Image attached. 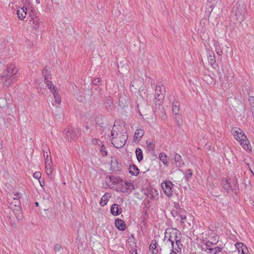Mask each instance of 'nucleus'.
<instances>
[{
	"mask_svg": "<svg viewBox=\"0 0 254 254\" xmlns=\"http://www.w3.org/2000/svg\"><path fill=\"white\" fill-rule=\"evenodd\" d=\"M61 247L60 245H59L58 244L55 245L54 250L56 252H59L61 250Z\"/></svg>",
	"mask_w": 254,
	"mask_h": 254,
	"instance_id": "37998d69",
	"label": "nucleus"
},
{
	"mask_svg": "<svg viewBox=\"0 0 254 254\" xmlns=\"http://www.w3.org/2000/svg\"><path fill=\"white\" fill-rule=\"evenodd\" d=\"M192 175V171L190 169H188L185 173V178L188 181L191 177Z\"/></svg>",
	"mask_w": 254,
	"mask_h": 254,
	"instance_id": "473e14b6",
	"label": "nucleus"
},
{
	"mask_svg": "<svg viewBox=\"0 0 254 254\" xmlns=\"http://www.w3.org/2000/svg\"><path fill=\"white\" fill-rule=\"evenodd\" d=\"M100 151L103 156H105L107 155V151L106 150L105 147L103 145H101L100 149Z\"/></svg>",
	"mask_w": 254,
	"mask_h": 254,
	"instance_id": "c9c22d12",
	"label": "nucleus"
},
{
	"mask_svg": "<svg viewBox=\"0 0 254 254\" xmlns=\"http://www.w3.org/2000/svg\"><path fill=\"white\" fill-rule=\"evenodd\" d=\"M22 194L18 192H13L9 194L7 196L9 203H10V207L12 209L13 206L15 207L16 211H13V213L17 219L21 220L22 217V214L20 210L19 199L21 197Z\"/></svg>",
	"mask_w": 254,
	"mask_h": 254,
	"instance_id": "20e7f679",
	"label": "nucleus"
},
{
	"mask_svg": "<svg viewBox=\"0 0 254 254\" xmlns=\"http://www.w3.org/2000/svg\"><path fill=\"white\" fill-rule=\"evenodd\" d=\"M39 182H40L41 186L42 187V186H44V182H41V181H39Z\"/></svg>",
	"mask_w": 254,
	"mask_h": 254,
	"instance_id": "8fccbe9b",
	"label": "nucleus"
},
{
	"mask_svg": "<svg viewBox=\"0 0 254 254\" xmlns=\"http://www.w3.org/2000/svg\"><path fill=\"white\" fill-rule=\"evenodd\" d=\"M146 144L148 151H151L154 149L155 143L152 140H147Z\"/></svg>",
	"mask_w": 254,
	"mask_h": 254,
	"instance_id": "cd10ccee",
	"label": "nucleus"
},
{
	"mask_svg": "<svg viewBox=\"0 0 254 254\" xmlns=\"http://www.w3.org/2000/svg\"><path fill=\"white\" fill-rule=\"evenodd\" d=\"M111 194L109 193H105L102 197L101 201H100V204L104 206L106 205L109 200V198L111 197Z\"/></svg>",
	"mask_w": 254,
	"mask_h": 254,
	"instance_id": "4be33fe9",
	"label": "nucleus"
},
{
	"mask_svg": "<svg viewBox=\"0 0 254 254\" xmlns=\"http://www.w3.org/2000/svg\"><path fill=\"white\" fill-rule=\"evenodd\" d=\"M134 189V187L132 183L124 181H122V183L120 184L119 187H116L117 191L123 192H131Z\"/></svg>",
	"mask_w": 254,
	"mask_h": 254,
	"instance_id": "6e6552de",
	"label": "nucleus"
},
{
	"mask_svg": "<svg viewBox=\"0 0 254 254\" xmlns=\"http://www.w3.org/2000/svg\"><path fill=\"white\" fill-rule=\"evenodd\" d=\"M214 3H213L211 1H209V3L207 4V7H206L207 10L208 12L211 14L212 12L213 9L215 8Z\"/></svg>",
	"mask_w": 254,
	"mask_h": 254,
	"instance_id": "7c9ffc66",
	"label": "nucleus"
},
{
	"mask_svg": "<svg viewBox=\"0 0 254 254\" xmlns=\"http://www.w3.org/2000/svg\"><path fill=\"white\" fill-rule=\"evenodd\" d=\"M112 143L117 148H122L127 139L128 135L122 127H113L111 132Z\"/></svg>",
	"mask_w": 254,
	"mask_h": 254,
	"instance_id": "f03ea898",
	"label": "nucleus"
},
{
	"mask_svg": "<svg viewBox=\"0 0 254 254\" xmlns=\"http://www.w3.org/2000/svg\"><path fill=\"white\" fill-rule=\"evenodd\" d=\"M95 143L100 145V144L102 143V142L100 140L97 139H95Z\"/></svg>",
	"mask_w": 254,
	"mask_h": 254,
	"instance_id": "c03bdc74",
	"label": "nucleus"
},
{
	"mask_svg": "<svg viewBox=\"0 0 254 254\" xmlns=\"http://www.w3.org/2000/svg\"><path fill=\"white\" fill-rule=\"evenodd\" d=\"M122 212V208L121 206L118 204L114 203L111 207V213L114 216H118Z\"/></svg>",
	"mask_w": 254,
	"mask_h": 254,
	"instance_id": "2eb2a0df",
	"label": "nucleus"
},
{
	"mask_svg": "<svg viewBox=\"0 0 254 254\" xmlns=\"http://www.w3.org/2000/svg\"><path fill=\"white\" fill-rule=\"evenodd\" d=\"M173 186V183L169 180H166L161 184V187L164 192L167 196H170L173 194L172 188Z\"/></svg>",
	"mask_w": 254,
	"mask_h": 254,
	"instance_id": "1a4fd4ad",
	"label": "nucleus"
},
{
	"mask_svg": "<svg viewBox=\"0 0 254 254\" xmlns=\"http://www.w3.org/2000/svg\"><path fill=\"white\" fill-rule=\"evenodd\" d=\"M35 204L36 206H38V202H35Z\"/></svg>",
	"mask_w": 254,
	"mask_h": 254,
	"instance_id": "864d4df0",
	"label": "nucleus"
},
{
	"mask_svg": "<svg viewBox=\"0 0 254 254\" xmlns=\"http://www.w3.org/2000/svg\"><path fill=\"white\" fill-rule=\"evenodd\" d=\"M27 13L30 17L29 20H32L35 19V18L38 17L36 10L33 8L29 9L28 10L27 9Z\"/></svg>",
	"mask_w": 254,
	"mask_h": 254,
	"instance_id": "5701e85b",
	"label": "nucleus"
},
{
	"mask_svg": "<svg viewBox=\"0 0 254 254\" xmlns=\"http://www.w3.org/2000/svg\"><path fill=\"white\" fill-rule=\"evenodd\" d=\"M45 84L49 89L50 91L54 94L58 91L57 88L53 84L52 82L50 81L47 77H45Z\"/></svg>",
	"mask_w": 254,
	"mask_h": 254,
	"instance_id": "dca6fc26",
	"label": "nucleus"
},
{
	"mask_svg": "<svg viewBox=\"0 0 254 254\" xmlns=\"http://www.w3.org/2000/svg\"><path fill=\"white\" fill-rule=\"evenodd\" d=\"M18 68L14 64L7 65L0 75V82H2L4 87H8L13 84L17 77Z\"/></svg>",
	"mask_w": 254,
	"mask_h": 254,
	"instance_id": "f257e3e1",
	"label": "nucleus"
},
{
	"mask_svg": "<svg viewBox=\"0 0 254 254\" xmlns=\"http://www.w3.org/2000/svg\"><path fill=\"white\" fill-rule=\"evenodd\" d=\"M17 14L18 19L23 20L27 14V8L25 6L19 7L17 10Z\"/></svg>",
	"mask_w": 254,
	"mask_h": 254,
	"instance_id": "ddd939ff",
	"label": "nucleus"
},
{
	"mask_svg": "<svg viewBox=\"0 0 254 254\" xmlns=\"http://www.w3.org/2000/svg\"><path fill=\"white\" fill-rule=\"evenodd\" d=\"M109 179L110 182L112 183L111 185L112 186V188H115L116 189V187H119L120 186V184L122 183L123 181L119 177L114 176H110Z\"/></svg>",
	"mask_w": 254,
	"mask_h": 254,
	"instance_id": "4468645a",
	"label": "nucleus"
},
{
	"mask_svg": "<svg viewBox=\"0 0 254 254\" xmlns=\"http://www.w3.org/2000/svg\"><path fill=\"white\" fill-rule=\"evenodd\" d=\"M129 173L133 175L137 176L139 174V169L134 165L130 166L129 167Z\"/></svg>",
	"mask_w": 254,
	"mask_h": 254,
	"instance_id": "a878e982",
	"label": "nucleus"
},
{
	"mask_svg": "<svg viewBox=\"0 0 254 254\" xmlns=\"http://www.w3.org/2000/svg\"><path fill=\"white\" fill-rule=\"evenodd\" d=\"M223 187L226 190L231 189V184L226 180H222Z\"/></svg>",
	"mask_w": 254,
	"mask_h": 254,
	"instance_id": "c756f323",
	"label": "nucleus"
},
{
	"mask_svg": "<svg viewBox=\"0 0 254 254\" xmlns=\"http://www.w3.org/2000/svg\"><path fill=\"white\" fill-rule=\"evenodd\" d=\"M64 133L67 139L70 141L75 139L78 135L77 130L69 127L65 128Z\"/></svg>",
	"mask_w": 254,
	"mask_h": 254,
	"instance_id": "9d476101",
	"label": "nucleus"
},
{
	"mask_svg": "<svg viewBox=\"0 0 254 254\" xmlns=\"http://www.w3.org/2000/svg\"><path fill=\"white\" fill-rule=\"evenodd\" d=\"M157 242L155 240H153L150 246H149V249L150 250H155L156 248V246H157Z\"/></svg>",
	"mask_w": 254,
	"mask_h": 254,
	"instance_id": "f704fd0d",
	"label": "nucleus"
},
{
	"mask_svg": "<svg viewBox=\"0 0 254 254\" xmlns=\"http://www.w3.org/2000/svg\"><path fill=\"white\" fill-rule=\"evenodd\" d=\"M163 89L164 90V87H161L160 86H156L155 89V98L160 103L161 101L163 99L164 96V94L163 92H162Z\"/></svg>",
	"mask_w": 254,
	"mask_h": 254,
	"instance_id": "f8f14e48",
	"label": "nucleus"
},
{
	"mask_svg": "<svg viewBox=\"0 0 254 254\" xmlns=\"http://www.w3.org/2000/svg\"><path fill=\"white\" fill-rule=\"evenodd\" d=\"M250 203L254 206V197H252L251 198Z\"/></svg>",
	"mask_w": 254,
	"mask_h": 254,
	"instance_id": "a18cd8bd",
	"label": "nucleus"
},
{
	"mask_svg": "<svg viewBox=\"0 0 254 254\" xmlns=\"http://www.w3.org/2000/svg\"><path fill=\"white\" fill-rule=\"evenodd\" d=\"M36 2L37 4H39L40 3V0H36Z\"/></svg>",
	"mask_w": 254,
	"mask_h": 254,
	"instance_id": "3c124183",
	"label": "nucleus"
},
{
	"mask_svg": "<svg viewBox=\"0 0 254 254\" xmlns=\"http://www.w3.org/2000/svg\"><path fill=\"white\" fill-rule=\"evenodd\" d=\"M174 160L176 165L178 167H182L184 165V162L182 157L178 154L176 153L174 156Z\"/></svg>",
	"mask_w": 254,
	"mask_h": 254,
	"instance_id": "a211bd4d",
	"label": "nucleus"
},
{
	"mask_svg": "<svg viewBox=\"0 0 254 254\" xmlns=\"http://www.w3.org/2000/svg\"><path fill=\"white\" fill-rule=\"evenodd\" d=\"M45 163L46 172L48 176L51 175L53 171V168L52 167V161H46Z\"/></svg>",
	"mask_w": 254,
	"mask_h": 254,
	"instance_id": "412c9836",
	"label": "nucleus"
},
{
	"mask_svg": "<svg viewBox=\"0 0 254 254\" xmlns=\"http://www.w3.org/2000/svg\"><path fill=\"white\" fill-rule=\"evenodd\" d=\"M180 236H178V234L176 235V238H174L175 243H174V246L172 247V252L170 254H182L183 244L180 241Z\"/></svg>",
	"mask_w": 254,
	"mask_h": 254,
	"instance_id": "0eeeda50",
	"label": "nucleus"
},
{
	"mask_svg": "<svg viewBox=\"0 0 254 254\" xmlns=\"http://www.w3.org/2000/svg\"><path fill=\"white\" fill-rule=\"evenodd\" d=\"M53 94L55 99V104L57 105H60L61 102V98L58 91Z\"/></svg>",
	"mask_w": 254,
	"mask_h": 254,
	"instance_id": "c85d7f7f",
	"label": "nucleus"
},
{
	"mask_svg": "<svg viewBox=\"0 0 254 254\" xmlns=\"http://www.w3.org/2000/svg\"><path fill=\"white\" fill-rule=\"evenodd\" d=\"M41 177V173L40 172H36L33 174V177L37 179H39Z\"/></svg>",
	"mask_w": 254,
	"mask_h": 254,
	"instance_id": "ea45409f",
	"label": "nucleus"
},
{
	"mask_svg": "<svg viewBox=\"0 0 254 254\" xmlns=\"http://www.w3.org/2000/svg\"><path fill=\"white\" fill-rule=\"evenodd\" d=\"M242 254H244V249H242Z\"/></svg>",
	"mask_w": 254,
	"mask_h": 254,
	"instance_id": "5fc2aeb1",
	"label": "nucleus"
},
{
	"mask_svg": "<svg viewBox=\"0 0 254 254\" xmlns=\"http://www.w3.org/2000/svg\"><path fill=\"white\" fill-rule=\"evenodd\" d=\"M107 100V102L105 103V106L107 109L108 107H111L112 105V101L110 97H108Z\"/></svg>",
	"mask_w": 254,
	"mask_h": 254,
	"instance_id": "58836bf2",
	"label": "nucleus"
},
{
	"mask_svg": "<svg viewBox=\"0 0 254 254\" xmlns=\"http://www.w3.org/2000/svg\"><path fill=\"white\" fill-rule=\"evenodd\" d=\"M231 132L235 139L240 142L244 149L250 150V141L241 129L238 127H233L231 129Z\"/></svg>",
	"mask_w": 254,
	"mask_h": 254,
	"instance_id": "39448f33",
	"label": "nucleus"
},
{
	"mask_svg": "<svg viewBox=\"0 0 254 254\" xmlns=\"http://www.w3.org/2000/svg\"><path fill=\"white\" fill-rule=\"evenodd\" d=\"M180 218L181 220H185L186 219V217L185 215H181Z\"/></svg>",
	"mask_w": 254,
	"mask_h": 254,
	"instance_id": "49530a36",
	"label": "nucleus"
},
{
	"mask_svg": "<svg viewBox=\"0 0 254 254\" xmlns=\"http://www.w3.org/2000/svg\"><path fill=\"white\" fill-rule=\"evenodd\" d=\"M100 79L99 78H95L93 80V83L95 85H98L100 83Z\"/></svg>",
	"mask_w": 254,
	"mask_h": 254,
	"instance_id": "a19ab883",
	"label": "nucleus"
},
{
	"mask_svg": "<svg viewBox=\"0 0 254 254\" xmlns=\"http://www.w3.org/2000/svg\"><path fill=\"white\" fill-rule=\"evenodd\" d=\"M131 254H137V252H136V251H134V252H133L131 253Z\"/></svg>",
	"mask_w": 254,
	"mask_h": 254,
	"instance_id": "603ef678",
	"label": "nucleus"
},
{
	"mask_svg": "<svg viewBox=\"0 0 254 254\" xmlns=\"http://www.w3.org/2000/svg\"><path fill=\"white\" fill-rule=\"evenodd\" d=\"M115 224L116 227L120 230H125L126 228V225L124 221L120 219H117L115 220Z\"/></svg>",
	"mask_w": 254,
	"mask_h": 254,
	"instance_id": "f3484780",
	"label": "nucleus"
},
{
	"mask_svg": "<svg viewBox=\"0 0 254 254\" xmlns=\"http://www.w3.org/2000/svg\"><path fill=\"white\" fill-rule=\"evenodd\" d=\"M236 245H238L239 247L241 246H242V247H245V248H246V246H244V245H243L242 243H237V244H236Z\"/></svg>",
	"mask_w": 254,
	"mask_h": 254,
	"instance_id": "de8ad7c7",
	"label": "nucleus"
},
{
	"mask_svg": "<svg viewBox=\"0 0 254 254\" xmlns=\"http://www.w3.org/2000/svg\"><path fill=\"white\" fill-rule=\"evenodd\" d=\"M49 74V71L48 69H44L43 70L42 75L45 78V77H47L49 79L48 77V75ZM44 82H45V80H44Z\"/></svg>",
	"mask_w": 254,
	"mask_h": 254,
	"instance_id": "4c0bfd02",
	"label": "nucleus"
},
{
	"mask_svg": "<svg viewBox=\"0 0 254 254\" xmlns=\"http://www.w3.org/2000/svg\"><path fill=\"white\" fill-rule=\"evenodd\" d=\"M214 46L215 47V51L216 53L219 55L221 56L223 54V50L222 47L220 45L219 42L217 41H214Z\"/></svg>",
	"mask_w": 254,
	"mask_h": 254,
	"instance_id": "b1692460",
	"label": "nucleus"
},
{
	"mask_svg": "<svg viewBox=\"0 0 254 254\" xmlns=\"http://www.w3.org/2000/svg\"><path fill=\"white\" fill-rule=\"evenodd\" d=\"M152 253H154L155 254H156V253H155V252H154V251H153Z\"/></svg>",
	"mask_w": 254,
	"mask_h": 254,
	"instance_id": "6e6d98bb",
	"label": "nucleus"
},
{
	"mask_svg": "<svg viewBox=\"0 0 254 254\" xmlns=\"http://www.w3.org/2000/svg\"><path fill=\"white\" fill-rule=\"evenodd\" d=\"M23 2L24 4V6H25L26 7V3L28 2V4H29V2H28V0H25V2H24V0H23Z\"/></svg>",
	"mask_w": 254,
	"mask_h": 254,
	"instance_id": "09e8293b",
	"label": "nucleus"
},
{
	"mask_svg": "<svg viewBox=\"0 0 254 254\" xmlns=\"http://www.w3.org/2000/svg\"><path fill=\"white\" fill-rule=\"evenodd\" d=\"M249 101L251 106L252 113L253 114L254 112V97H250L249 99Z\"/></svg>",
	"mask_w": 254,
	"mask_h": 254,
	"instance_id": "72a5a7b5",
	"label": "nucleus"
},
{
	"mask_svg": "<svg viewBox=\"0 0 254 254\" xmlns=\"http://www.w3.org/2000/svg\"><path fill=\"white\" fill-rule=\"evenodd\" d=\"M144 134V131L142 128H138L136 130L134 135V139L137 141H140Z\"/></svg>",
	"mask_w": 254,
	"mask_h": 254,
	"instance_id": "6ab92c4d",
	"label": "nucleus"
},
{
	"mask_svg": "<svg viewBox=\"0 0 254 254\" xmlns=\"http://www.w3.org/2000/svg\"><path fill=\"white\" fill-rule=\"evenodd\" d=\"M209 62L211 64H213L215 63V60L214 56H210L209 59Z\"/></svg>",
	"mask_w": 254,
	"mask_h": 254,
	"instance_id": "79ce46f5",
	"label": "nucleus"
},
{
	"mask_svg": "<svg viewBox=\"0 0 254 254\" xmlns=\"http://www.w3.org/2000/svg\"><path fill=\"white\" fill-rule=\"evenodd\" d=\"M159 159L162 161L164 165L166 166H168V162L167 161V156L164 152H161L159 154Z\"/></svg>",
	"mask_w": 254,
	"mask_h": 254,
	"instance_id": "393cba45",
	"label": "nucleus"
},
{
	"mask_svg": "<svg viewBox=\"0 0 254 254\" xmlns=\"http://www.w3.org/2000/svg\"><path fill=\"white\" fill-rule=\"evenodd\" d=\"M180 235V232L176 229H167L165 232V237L163 240L164 244L168 247L170 250L171 251L175 243L174 238H176V235Z\"/></svg>",
	"mask_w": 254,
	"mask_h": 254,
	"instance_id": "423d86ee",
	"label": "nucleus"
},
{
	"mask_svg": "<svg viewBox=\"0 0 254 254\" xmlns=\"http://www.w3.org/2000/svg\"><path fill=\"white\" fill-rule=\"evenodd\" d=\"M247 13L246 5L242 1H238L233 6L231 16L236 21L241 23Z\"/></svg>",
	"mask_w": 254,
	"mask_h": 254,
	"instance_id": "7ed1b4c3",
	"label": "nucleus"
},
{
	"mask_svg": "<svg viewBox=\"0 0 254 254\" xmlns=\"http://www.w3.org/2000/svg\"><path fill=\"white\" fill-rule=\"evenodd\" d=\"M29 23L33 30L37 31L40 28L41 25H42V21L39 18L37 17L32 20H29Z\"/></svg>",
	"mask_w": 254,
	"mask_h": 254,
	"instance_id": "9b49d317",
	"label": "nucleus"
},
{
	"mask_svg": "<svg viewBox=\"0 0 254 254\" xmlns=\"http://www.w3.org/2000/svg\"><path fill=\"white\" fill-rule=\"evenodd\" d=\"M179 107H180V103L178 101H176L173 102L172 105V111L173 113L176 115V120H177V118H179V116H178L179 112Z\"/></svg>",
	"mask_w": 254,
	"mask_h": 254,
	"instance_id": "aec40b11",
	"label": "nucleus"
},
{
	"mask_svg": "<svg viewBox=\"0 0 254 254\" xmlns=\"http://www.w3.org/2000/svg\"><path fill=\"white\" fill-rule=\"evenodd\" d=\"M50 156V152L49 150H48L47 151H44V157L45 158V162L46 161H52V160L51 159V158H50L49 159H48V157H49V156Z\"/></svg>",
	"mask_w": 254,
	"mask_h": 254,
	"instance_id": "e433bc0d",
	"label": "nucleus"
},
{
	"mask_svg": "<svg viewBox=\"0 0 254 254\" xmlns=\"http://www.w3.org/2000/svg\"><path fill=\"white\" fill-rule=\"evenodd\" d=\"M135 154L138 161L140 162L143 159L142 150L139 148H136L135 150Z\"/></svg>",
	"mask_w": 254,
	"mask_h": 254,
	"instance_id": "bb28decb",
	"label": "nucleus"
},
{
	"mask_svg": "<svg viewBox=\"0 0 254 254\" xmlns=\"http://www.w3.org/2000/svg\"><path fill=\"white\" fill-rule=\"evenodd\" d=\"M210 253L212 254H216L220 252L222 250V248L219 247H216L214 248H211L209 249Z\"/></svg>",
	"mask_w": 254,
	"mask_h": 254,
	"instance_id": "2f4dec72",
	"label": "nucleus"
}]
</instances>
